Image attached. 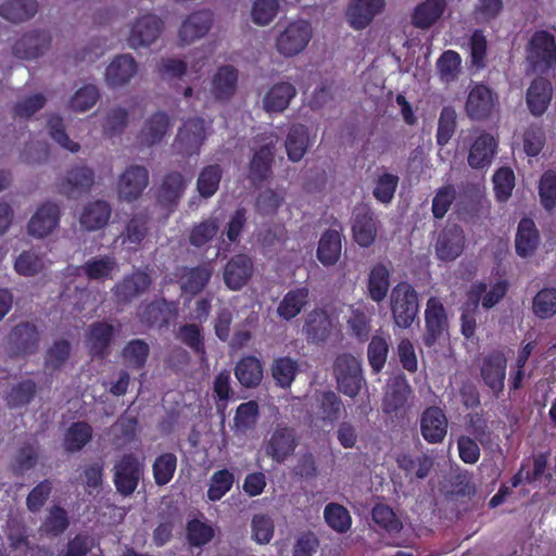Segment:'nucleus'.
Listing matches in <instances>:
<instances>
[{"label": "nucleus", "instance_id": "nucleus-1", "mask_svg": "<svg viewBox=\"0 0 556 556\" xmlns=\"http://www.w3.org/2000/svg\"><path fill=\"white\" fill-rule=\"evenodd\" d=\"M313 36L311 24L298 20L277 27L275 48L285 58H292L303 52Z\"/></svg>", "mask_w": 556, "mask_h": 556}, {"label": "nucleus", "instance_id": "nucleus-2", "mask_svg": "<svg viewBox=\"0 0 556 556\" xmlns=\"http://www.w3.org/2000/svg\"><path fill=\"white\" fill-rule=\"evenodd\" d=\"M390 307L395 326L409 328L419 312L417 292L407 282L397 283L390 294Z\"/></svg>", "mask_w": 556, "mask_h": 556}, {"label": "nucleus", "instance_id": "nucleus-3", "mask_svg": "<svg viewBox=\"0 0 556 556\" xmlns=\"http://www.w3.org/2000/svg\"><path fill=\"white\" fill-rule=\"evenodd\" d=\"M338 390L349 397H355L365 384L359 359L351 354L338 355L333 364Z\"/></svg>", "mask_w": 556, "mask_h": 556}, {"label": "nucleus", "instance_id": "nucleus-4", "mask_svg": "<svg viewBox=\"0 0 556 556\" xmlns=\"http://www.w3.org/2000/svg\"><path fill=\"white\" fill-rule=\"evenodd\" d=\"M527 61L531 67L545 73L556 64V39L553 34L540 30L533 34L527 47Z\"/></svg>", "mask_w": 556, "mask_h": 556}, {"label": "nucleus", "instance_id": "nucleus-5", "mask_svg": "<svg viewBox=\"0 0 556 556\" xmlns=\"http://www.w3.org/2000/svg\"><path fill=\"white\" fill-rule=\"evenodd\" d=\"M163 28L164 23L157 15L151 13L140 15L129 26L127 45L135 50L148 48L159 39Z\"/></svg>", "mask_w": 556, "mask_h": 556}, {"label": "nucleus", "instance_id": "nucleus-6", "mask_svg": "<svg viewBox=\"0 0 556 556\" xmlns=\"http://www.w3.org/2000/svg\"><path fill=\"white\" fill-rule=\"evenodd\" d=\"M149 185V172L144 166L130 165L119 175L116 193L119 201L138 200Z\"/></svg>", "mask_w": 556, "mask_h": 556}, {"label": "nucleus", "instance_id": "nucleus-7", "mask_svg": "<svg viewBox=\"0 0 556 556\" xmlns=\"http://www.w3.org/2000/svg\"><path fill=\"white\" fill-rule=\"evenodd\" d=\"M61 211L58 204L45 202L40 204L27 223V233L37 239L50 236L60 224Z\"/></svg>", "mask_w": 556, "mask_h": 556}, {"label": "nucleus", "instance_id": "nucleus-8", "mask_svg": "<svg viewBox=\"0 0 556 556\" xmlns=\"http://www.w3.org/2000/svg\"><path fill=\"white\" fill-rule=\"evenodd\" d=\"M278 141L279 138L274 132L257 137V147L250 163V175L253 180H263L269 175L274 150Z\"/></svg>", "mask_w": 556, "mask_h": 556}, {"label": "nucleus", "instance_id": "nucleus-9", "mask_svg": "<svg viewBox=\"0 0 556 556\" xmlns=\"http://www.w3.org/2000/svg\"><path fill=\"white\" fill-rule=\"evenodd\" d=\"M206 137V126L202 118H189L180 127L175 140L176 150L185 155L198 154Z\"/></svg>", "mask_w": 556, "mask_h": 556}, {"label": "nucleus", "instance_id": "nucleus-10", "mask_svg": "<svg viewBox=\"0 0 556 556\" xmlns=\"http://www.w3.org/2000/svg\"><path fill=\"white\" fill-rule=\"evenodd\" d=\"M386 8V0H350L345 11L349 25L361 30L366 28Z\"/></svg>", "mask_w": 556, "mask_h": 556}, {"label": "nucleus", "instance_id": "nucleus-11", "mask_svg": "<svg viewBox=\"0 0 556 556\" xmlns=\"http://www.w3.org/2000/svg\"><path fill=\"white\" fill-rule=\"evenodd\" d=\"M337 328V320L325 309L316 308L305 316L303 332L308 342H325Z\"/></svg>", "mask_w": 556, "mask_h": 556}, {"label": "nucleus", "instance_id": "nucleus-12", "mask_svg": "<svg viewBox=\"0 0 556 556\" xmlns=\"http://www.w3.org/2000/svg\"><path fill=\"white\" fill-rule=\"evenodd\" d=\"M298 445L295 431L292 428L277 426L265 443V453L277 463L285 462L293 454Z\"/></svg>", "mask_w": 556, "mask_h": 556}, {"label": "nucleus", "instance_id": "nucleus-13", "mask_svg": "<svg viewBox=\"0 0 556 556\" xmlns=\"http://www.w3.org/2000/svg\"><path fill=\"white\" fill-rule=\"evenodd\" d=\"M138 63L131 54H119L106 66L104 80L108 87L116 89L126 86L136 76Z\"/></svg>", "mask_w": 556, "mask_h": 556}, {"label": "nucleus", "instance_id": "nucleus-14", "mask_svg": "<svg viewBox=\"0 0 556 556\" xmlns=\"http://www.w3.org/2000/svg\"><path fill=\"white\" fill-rule=\"evenodd\" d=\"M497 103V96L485 85H475L467 97L466 112L472 119L489 117Z\"/></svg>", "mask_w": 556, "mask_h": 556}, {"label": "nucleus", "instance_id": "nucleus-15", "mask_svg": "<svg viewBox=\"0 0 556 556\" xmlns=\"http://www.w3.org/2000/svg\"><path fill=\"white\" fill-rule=\"evenodd\" d=\"M448 428V421L443 409L437 406L427 407L420 416V433L430 444L441 443Z\"/></svg>", "mask_w": 556, "mask_h": 556}, {"label": "nucleus", "instance_id": "nucleus-16", "mask_svg": "<svg viewBox=\"0 0 556 556\" xmlns=\"http://www.w3.org/2000/svg\"><path fill=\"white\" fill-rule=\"evenodd\" d=\"M51 46V35L46 30L25 33L13 46L17 58L34 60L42 56Z\"/></svg>", "mask_w": 556, "mask_h": 556}, {"label": "nucleus", "instance_id": "nucleus-17", "mask_svg": "<svg viewBox=\"0 0 556 556\" xmlns=\"http://www.w3.org/2000/svg\"><path fill=\"white\" fill-rule=\"evenodd\" d=\"M425 319L427 329L425 343L431 346L447 330V315L440 299L431 296L427 301Z\"/></svg>", "mask_w": 556, "mask_h": 556}, {"label": "nucleus", "instance_id": "nucleus-18", "mask_svg": "<svg viewBox=\"0 0 556 556\" xmlns=\"http://www.w3.org/2000/svg\"><path fill=\"white\" fill-rule=\"evenodd\" d=\"M296 96V89L289 81H278L267 88L262 97V108L268 114L285 112L292 99Z\"/></svg>", "mask_w": 556, "mask_h": 556}, {"label": "nucleus", "instance_id": "nucleus-19", "mask_svg": "<svg viewBox=\"0 0 556 556\" xmlns=\"http://www.w3.org/2000/svg\"><path fill=\"white\" fill-rule=\"evenodd\" d=\"M435 254L444 262L456 260L464 251L465 235L460 227L451 226L444 228L435 242Z\"/></svg>", "mask_w": 556, "mask_h": 556}, {"label": "nucleus", "instance_id": "nucleus-20", "mask_svg": "<svg viewBox=\"0 0 556 556\" xmlns=\"http://www.w3.org/2000/svg\"><path fill=\"white\" fill-rule=\"evenodd\" d=\"M94 182V173L87 166H76L67 172L65 177L59 184V191L76 199L83 193L88 192Z\"/></svg>", "mask_w": 556, "mask_h": 556}, {"label": "nucleus", "instance_id": "nucleus-21", "mask_svg": "<svg viewBox=\"0 0 556 556\" xmlns=\"http://www.w3.org/2000/svg\"><path fill=\"white\" fill-rule=\"evenodd\" d=\"M114 483L119 493L130 495L137 488L141 466L136 457L125 455L114 467Z\"/></svg>", "mask_w": 556, "mask_h": 556}, {"label": "nucleus", "instance_id": "nucleus-22", "mask_svg": "<svg viewBox=\"0 0 556 556\" xmlns=\"http://www.w3.org/2000/svg\"><path fill=\"white\" fill-rule=\"evenodd\" d=\"M506 292L507 285L504 281H497L489 287L484 282H476L467 293V305L476 309L481 302L482 307L489 309L495 306Z\"/></svg>", "mask_w": 556, "mask_h": 556}, {"label": "nucleus", "instance_id": "nucleus-23", "mask_svg": "<svg viewBox=\"0 0 556 556\" xmlns=\"http://www.w3.org/2000/svg\"><path fill=\"white\" fill-rule=\"evenodd\" d=\"M213 15L210 11H197L190 14L180 25L178 38L185 45H190L203 38L211 29Z\"/></svg>", "mask_w": 556, "mask_h": 556}, {"label": "nucleus", "instance_id": "nucleus-24", "mask_svg": "<svg viewBox=\"0 0 556 556\" xmlns=\"http://www.w3.org/2000/svg\"><path fill=\"white\" fill-rule=\"evenodd\" d=\"M497 141L489 132H481L472 142L468 164L471 168L483 169L491 165L496 153Z\"/></svg>", "mask_w": 556, "mask_h": 556}, {"label": "nucleus", "instance_id": "nucleus-25", "mask_svg": "<svg viewBox=\"0 0 556 556\" xmlns=\"http://www.w3.org/2000/svg\"><path fill=\"white\" fill-rule=\"evenodd\" d=\"M112 207L104 200H94L84 205L79 214L80 228L86 231L102 229L110 220Z\"/></svg>", "mask_w": 556, "mask_h": 556}, {"label": "nucleus", "instance_id": "nucleus-26", "mask_svg": "<svg viewBox=\"0 0 556 556\" xmlns=\"http://www.w3.org/2000/svg\"><path fill=\"white\" fill-rule=\"evenodd\" d=\"M379 220L367 208L359 210L354 217L352 232L354 241L362 248H369L376 240Z\"/></svg>", "mask_w": 556, "mask_h": 556}, {"label": "nucleus", "instance_id": "nucleus-27", "mask_svg": "<svg viewBox=\"0 0 556 556\" xmlns=\"http://www.w3.org/2000/svg\"><path fill=\"white\" fill-rule=\"evenodd\" d=\"M252 275V260L245 254H238L225 266L224 281L230 290L237 291L249 281Z\"/></svg>", "mask_w": 556, "mask_h": 556}, {"label": "nucleus", "instance_id": "nucleus-28", "mask_svg": "<svg viewBox=\"0 0 556 556\" xmlns=\"http://www.w3.org/2000/svg\"><path fill=\"white\" fill-rule=\"evenodd\" d=\"M412 388L403 376H395L389 380L384 397L382 401V410L386 414H397L404 408Z\"/></svg>", "mask_w": 556, "mask_h": 556}, {"label": "nucleus", "instance_id": "nucleus-29", "mask_svg": "<svg viewBox=\"0 0 556 556\" xmlns=\"http://www.w3.org/2000/svg\"><path fill=\"white\" fill-rule=\"evenodd\" d=\"M39 343V332L35 325L23 323L17 325L9 336L10 349L14 354L27 355L34 353Z\"/></svg>", "mask_w": 556, "mask_h": 556}, {"label": "nucleus", "instance_id": "nucleus-30", "mask_svg": "<svg viewBox=\"0 0 556 556\" xmlns=\"http://www.w3.org/2000/svg\"><path fill=\"white\" fill-rule=\"evenodd\" d=\"M151 282L152 280L147 273L137 270L125 277L119 283L115 286V298L118 302H130L131 300L144 293L149 289Z\"/></svg>", "mask_w": 556, "mask_h": 556}, {"label": "nucleus", "instance_id": "nucleus-31", "mask_svg": "<svg viewBox=\"0 0 556 556\" xmlns=\"http://www.w3.org/2000/svg\"><path fill=\"white\" fill-rule=\"evenodd\" d=\"M309 294L307 287L289 290L277 306V315L286 321L295 318L309 303Z\"/></svg>", "mask_w": 556, "mask_h": 556}, {"label": "nucleus", "instance_id": "nucleus-32", "mask_svg": "<svg viewBox=\"0 0 556 556\" xmlns=\"http://www.w3.org/2000/svg\"><path fill=\"white\" fill-rule=\"evenodd\" d=\"M343 409L341 399L333 391L316 394V405L312 408V416L316 421L333 424Z\"/></svg>", "mask_w": 556, "mask_h": 556}, {"label": "nucleus", "instance_id": "nucleus-33", "mask_svg": "<svg viewBox=\"0 0 556 556\" xmlns=\"http://www.w3.org/2000/svg\"><path fill=\"white\" fill-rule=\"evenodd\" d=\"M553 88L544 78L534 79L527 90L526 101L534 116H541L547 110L552 100Z\"/></svg>", "mask_w": 556, "mask_h": 556}, {"label": "nucleus", "instance_id": "nucleus-34", "mask_svg": "<svg viewBox=\"0 0 556 556\" xmlns=\"http://www.w3.org/2000/svg\"><path fill=\"white\" fill-rule=\"evenodd\" d=\"M312 144L308 129L302 124H294L289 128L285 148L291 162H300Z\"/></svg>", "mask_w": 556, "mask_h": 556}, {"label": "nucleus", "instance_id": "nucleus-35", "mask_svg": "<svg viewBox=\"0 0 556 556\" xmlns=\"http://www.w3.org/2000/svg\"><path fill=\"white\" fill-rule=\"evenodd\" d=\"M190 177L184 176L179 172L168 173L159 189L157 199L166 206L175 205L182 197Z\"/></svg>", "mask_w": 556, "mask_h": 556}, {"label": "nucleus", "instance_id": "nucleus-36", "mask_svg": "<svg viewBox=\"0 0 556 556\" xmlns=\"http://www.w3.org/2000/svg\"><path fill=\"white\" fill-rule=\"evenodd\" d=\"M238 71L231 65L220 66L212 77L211 92L218 100H227L237 89Z\"/></svg>", "mask_w": 556, "mask_h": 556}, {"label": "nucleus", "instance_id": "nucleus-37", "mask_svg": "<svg viewBox=\"0 0 556 556\" xmlns=\"http://www.w3.org/2000/svg\"><path fill=\"white\" fill-rule=\"evenodd\" d=\"M170 128L169 118L165 113H155L144 122L138 140L142 146L151 147L160 143Z\"/></svg>", "mask_w": 556, "mask_h": 556}, {"label": "nucleus", "instance_id": "nucleus-38", "mask_svg": "<svg viewBox=\"0 0 556 556\" xmlns=\"http://www.w3.org/2000/svg\"><path fill=\"white\" fill-rule=\"evenodd\" d=\"M481 375L484 382L495 392H502L506 375V358L501 353L488 356L482 365Z\"/></svg>", "mask_w": 556, "mask_h": 556}, {"label": "nucleus", "instance_id": "nucleus-39", "mask_svg": "<svg viewBox=\"0 0 556 556\" xmlns=\"http://www.w3.org/2000/svg\"><path fill=\"white\" fill-rule=\"evenodd\" d=\"M445 9V0H425L414 9L412 23L418 28H429L443 15Z\"/></svg>", "mask_w": 556, "mask_h": 556}, {"label": "nucleus", "instance_id": "nucleus-40", "mask_svg": "<svg viewBox=\"0 0 556 556\" xmlns=\"http://www.w3.org/2000/svg\"><path fill=\"white\" fill-rule=\"evenodd\" d=\"M342 251V237L338 230L330 229L323 233L317 248L316 256L324 266L334 265Z\"/></svg>", "mask_w": 556, "mask_h": 556}, {"label": "nucleus", "instance_id": "nucleus-41", "mask_svg": "<svg viewBox=\"0 0 556 556\" xmlns=\"http://www.w3.org/2000/svg\"><path fill=\"white\" fill-rule=\"evenodd\" d=\"M540 243L539 231L530 218L520 220L516 235V251L518 255L527 257L536 250Z\"/></svg>", "mask_w": 556, "mask_h": 556}, {"label": "nucleus", "instance_id": "nucleus-42", "mask_svg": "<svg viewBox=\"0 0 556 556\" xmlns=\"http://www.w3.org/2000/svg\"><path fill=\"white\" fill-rule=\"evenodd\" d=\"M38 11L37 0H7L0 5V15L12 23H22Z\"/></svg>", "mask_w": 556, "mask_h": 556}, {"label": "nucleus", "instance_id": "nucleus-43", "mask_svg": "<svg viewBox=\"0 0 556 556\" xmlns=\"http://www.w3.org/2000/svg\"><path fill=\"white\" fill-rule=\"evenodd\" d=\"M211 277L212 268L206 265L192 268L185 267L179 275L180 288L184 292L194 295L207 285Z\"/></svg>", "mask_w": 556, "mask_h": 556}, {"label": "nucleus", "instance_id": "nucleus-44", "mask_svg": "<svg viewBox=\"0 0 556 556\" xmlns=\"http://www.w3.org/2000/svg\"><path fill=\"white\" fill-rule=\"evenodd\" d=\"M367 289L372 301H383L390 289V270L386 264L378 263L369 271Z\"/></svg>", "mask_w": 556, "mask_h": 556}, {"label": "nucleus", "instance_id": "nucleus-45", "mask_svg": "<svg viewBox=\"0 0 556 556\" xmlns=\"http://www.w3.org/2000/svg\"><path fill=\"white\" fill-rule=\"evenodd\" d=\"M113 334V327L106 323H96L90 327L87 336V346L93 356L108 354L109 345Z\"/></svg>", "mask_w": 556, "mask_h": 556}, {"label": "nucleus", "instance_id": "nucleus-46", "mask_svg": "<svg viewBox=\"0 0 556 556\" xmlns=\"http://www.w3.org/2000/svg\"><path fill=\"white\" fill-rule=\"evenodd\" d=\"M235 375L242 386L255 387L263 378V367L256 357L247 356L237 364Z\"/></svg>", "mask_w": 556, "mask_h": 556}, {"label": "nucleus", "instance_id": "nucleus-47", "mask_svg": "<svg viewBox=\"0 0 556 556\" xmlns=\"http://www.w3.org/2000/svg\"><path fill=\"white\" fill-rule=\"evenodd\" d=\"M81 269L89 279H106L118 271V264L113 256H98L87 261Z\"/></svg>", "mask_w": 556, "mask_h": 556}, {"label": "nucleus", "instance_id": "nucleus-48", "mask_svg": "<svg viewBox=\"0 0 556 556\" xmlns=\"http://www.w3.org/2000/svg\"><path fill=\"white\" fill-rule=\"evenodd\" d=\"M45 258L36 251H23L14 262V270L25 277L38 275L46 268Z\"/></svg>", "mask_w": 556, "mask_h": 556}, {"label": "nucleus", "instance_id": "nucleus-49", "mask_svg": "<svg viewBox=\"0 0 556 556\" xmlns=\"http://www.w3.org/2000/svg\"><path fill=\"white\" fill-rule=\"evenodd\" d=\"M92 437L91 427L84 421L73 424L64 437V447L68 452L80 451Z\"/></svg>", "mask_w": 556, "mask_h": 556}, {"label": "nucleus", "instance_id": "nucleus-50", "mask_svg": "<svg viewBox=\"0 0 556 556\" xmlns=\"http://www.w3.org/2000/svg\"><path fill=\"white\" fill-rule=\"evenodd\" d=\"M222 173L219 165H208L200 172L197 189L201 197L207 199L216 193L222 179Z\"/></svg>", "mask_w": 556, "mask_h": 556}, {"label": "nucleus", "instance_id": "nucleus-51", "mask_svg": "<svg viewBox=\"0 0 556 556\" xmlns=\"http://www.w3.org/2000/svg\"><path fill=\"white\" fill-rule=\"evenodd\" d=\"M324 518L327 525L339 533L346 532L352 525V518L349 510L337 503L326 505L324 509Z\"/></svg>", "mask_w": 556, "mask_h": 556}, {"label": "nucleus", "instance_id": "nucleus-52", "mask_svg": "<svg viewBox=\"0 0 556 556\" xmlns=\"http://www.w3.org/2000/svg\"><path fill=\"white\" fill-rule=\"evenodd\" d=\"M532 311L541 319H547L556 314V289H542L533 298Z\"/></svg>", "mask_w": 556, "mask_h": 556}, {"label": "nucleus", "instance_id": "nucleus-53", "mask_svg": "<svg viewBox=\"0 0 556 556\" xmlns=\"http://www.w3.org/2000/svg\"><path fill=\"white\" fill-rule=\"evenodd\" d=\"M235 482V476L228 469H222L214 472L210 479L207 497L212 502L219 501L225 496Z\"/></svg>", "mask_w": 556, "mask_h": 556}, {"label": "nucleus", "instance_id": "nucleus-54", "mask_svg": "<svg viewBox=\"0 0 556 556\" xmlns=\"http://www.w3.org/2000/svg\"><path fill=\"white\" fill-rule=\"evenodd\" d=\"M100 98L96 85L88 84L75 91L70 99V108L75 112H86L93 108Z\"/></svg>", "mask_w": 556, "mask_h": 556}, {"label": "nucleus", "instance_id": "nucleus-55", "mask_svg": "<svg viewBox=\"0 0 556 556\" xmlns=\"http://www.w3.org/2000/svg\"><path fill=\"white\" fill-rule=\"evenodd\" d=\"M215 536V529L207 522L193 519L187 525V540L191 546L200 547Z\"/></svg>", "mask_w": 556, "mask_h": 556}, {"label": "nucleus", "instance_id": "nucleus-56", "mask_svg": "<svg viewBox=\"0 0 556 556\" xmlns=\"http://www.w3.org/2000/svg\"><path fill=\"white\" fill-rule=\"evenodd\" d=\"M273 377L282 387H290L298 372V363L291 357L277 358L273 364Z\"/></svg>", "mask_w": 556, "mask_h": 556}, {"label": "nucleus", "instance_id": "nucleus-57", "mask_svg": "<svg viewBox=\"0 0 556 556\" xmlns=\"http://www.w3.org/2000/svg\"><path fill=\"white\" fill-rule=\"evenodd\" d=\"M460 55L453 50H446L437 62L440 77L443 81L450 83L457 78L460 72Z\"/></svg>", "mask_w": 556, "mask_h": 556}, {"label": "nucleus", "instance_id": "nucleus-58", "mask_svg": "<svg viewBox=\"0 0 556 556\" xmlns=\"http://www.w3.org/2000/svg\"><path fill=\"white\" fill-rule=\"evenodd\" d=\"M177 457L172 453L160 455L153 464V476L157 485L167 484L176 470Z\"/></svg>", "mask_w": 556, "mask_h": 556}, {"label": "nucleus", "instance_id": "nucleus-59", "mask_svg": "<svg viewBox=\"0 0 556 556\" xmlns=\"http://www.w3.org/2000/svg\"><path fill=\"white\" fill-rule=\"evenodd\" d=\"M68 523V517L65 509L54 506L49 510V514L40 529L48 535L58 536L67 529Z\"/></svg>", "mask_w": 556, "mask_h": 556}, {"label": "nucleus", "instance_id": "nucleus-60", "mask_svg": "<svg viewBox=\"0 0 556 556\" xmlns=\"http://www.w3.org/2000/svg\"><path fill=\"white\" fill-rule=\"evenodd\" d=\"M277 0H255L251 10V18L258 26H266L274 21L278 13Z\"/></svg>", "mask_w": 556, "mask_h": 556}, {"label": "nucleus", "instance_id": "nucleus-61", "mask_svg": "<svg viewBox=\"0 0 556 556\" xmlns=\"http://www.w3.org/2000/svg\"><path fill=\"white\" fill-rule=\"evenodd\" d=\"M283 201L285 194L282 192L266 189L258 194L255 207L258 214L263 216H271L277 213Z\"/></svg>", "mask_w": 556, "mask_h": 556}, {"label": "nucleus", "instance_id": "nucleus-62", "mask_svg": "<svg viewBox=\"0 0 556 556\" xmlns=\"http://www.w3.org/2000/svg\"><path fill=\"white\" fill-rule=\"evenodd\" d=\"M456 112L453 108L445 106L442 109L437 131V142L439 146H445L455 132Z\"/></svg>", "mask_w": 556, "mask_h": 556}, {"label": "nucleus", "instance_id": "nucleus-63", "mask_svg": "<svg viewBox=\"0 0 556 556\" xmlns=\"http://www.w3.org/2000/svg\"><path fill=\"white\" fill-rule=\"evenodd\" d=\"M71 355V344L66 340L55 341L47 351L45 357L46 367L59 369L65 365Z\"/></svg>", "mask_w": 556, "mask_h": 556}, {"label": "nucleus", "instance_id": "nucleus-64", "mask_svg": "<svg viewBox=\"0 0 556 556\" xmlns=\"http://www.w3.org/2000/svg\"><path fill=\"white\" fill-rule=\"evenodd\" d=\"M149 351V345L144 341L136 339L125 346L123 356L128 366L140 368L146 364Z\"/></svg>", "mask_w": 556, "mask_h": 556}]
</instances>
